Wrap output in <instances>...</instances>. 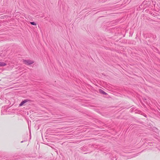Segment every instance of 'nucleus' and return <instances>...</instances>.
Instances as JSON below:
<instances>
[{"instance_id": "obj_1", "label": "nucleus", "mask_w": 160, "mask_h": 160, "mask_svg": "<svg viewBox=\"0 0 160 160\" xmlns=\"http://www.w3.org/2000/svg\"><path fill=\"white\" fill-rule=\"evenodd\" d=\"M153 4V2L151 0H145L141 5L142 7L143 6V9L145 8L146 7L150 6L152 4Z\"/></svg>"}, {"instance_id": "obj_2", "label": "nucleus", "mask_w": 160, "mask_h": 160, "mask_svg": "<svg viewBox=\"0 0 160 160\" xmlns=\"http://www.w3.org/2000/svg\"><path fill=\"white\" fill-rule=\"evenodd\" d=\"M23 62L24 64L27 65H30L34 63L33 61L30 60H23Z\"/></svg>"}, {"instance_id": "obj_3", "label": "nucleus", "mask_w": 160, "mask_h": 160, "mask_svg": "<svg viewBox=\"0 0 160 160\" xmlns=\"http://www.w3.org/2000/svg\"><path fill=\"white\" fill-rule=\"evenodd\" d=\"M28 101H29V100L28 99L24 100L22 101L19 105V106H21L23 105L24 103L27 102Z\"/></svg>"}, {"instance_id": "obj_4", "label": "nucleus", "mask_w": 160, "mask_h": 160, "mask_svg": "<svg viewBox=\"0 0 160 160\" xmlns=\"http://www.w3.org/2000/svg\"><path fill=\"white\" fill-rule=\"evenodd\" d=\"M7 65V64L3 62H0V67H3Z\"/></svg>"}, {"instance_id": "obj_5", "label": "nucleus", "mask_w": 160, "mask_h": 160, "mask_svg": "<svg viewBox=\"0 0 160 160\" xmlns=\"http://www.w3.org/2000/svg\"><path fill=\"white\" fill-rule=\"evenodd\" d=\"M100 92L102 93V94H105V95H106L107 94V93H106L105 92L103 91L102 90H101L100 89Z\"/></svg>"}, {"instance_id": "obj_6", "label": "nucleus", "mask_w": 160, "mask_h": 160, "mask_svg": "<svg viewBox=\"0 0 160 160\" xmlns=\"http://www.w3.org/2000/svg\"><path fill=\"white\" fill-rule=\"evenodd\" d=\"M30 23L31 24L33 25H36V23L34 22H31Z\"/></svg>"}, {"instance_id": "obj_7", "label": "nucleus", "mask_w": 160, "mask_h": 160, "mask_svg": "<svg viewBox=\"0 0 160 160\" xmlns=\"http://www.w3.org/2000/svg\"><path fill=\"white\" fill-rule=\"evenodd\" d=\"M2 114H4V113L3 112H2Z\"/></svg>"}, {"instance_id": "obj_8", "label": "nucleus", "mask_w": 160, "mask_h": 160, "mask_svg": "<svg viewBox=\"0 0 160 160\" xmlns=\"http://www.w3.org/2000/svg\"><path fill=\"white\" fill-rule=\"evenodd\" d=\"M23 142V141H22L21 142V143H22Z\"/></svg>"}, {"instance_id": "obj_9", "label": "nucleus", "mask_w": 160, "mask_h": 160, "mask_svg": "<svg viewBox=\"0 0 160 160\" xmlns=\"http://www.w3.org/2000/svg\"><path fill=\"white\" fill-rule=\"evenodd\" d=\"M135 156H132V157H134Z\"/></svg>"}]
</instances>
